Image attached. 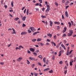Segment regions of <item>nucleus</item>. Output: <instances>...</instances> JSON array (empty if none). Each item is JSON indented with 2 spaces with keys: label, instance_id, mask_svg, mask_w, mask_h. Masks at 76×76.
I'll return each mask as SVG.
<instances>
[{
  "label": "nucleus",
  "instance_id": "nucleus-62",
  "mask_svg": "<svg viewBox=\"0 0 76 76\" xmlns=\"http://www.w3.org/2000/svg\"><path fill=\"white\" fill-rule=\"evenodd\" d=\"M42 22L44 23V24H45V22L44 21H42Z\"/></svg>",
  "mask_w": 76,
  "mask_h": 76
},
{
  "label": "nucleus",
  "instance_id": "nucleus-28",
  "mask_svg": "<svg viewBox=\"0 0 76 76\" xmlns=\"http://www.w3.org/2000/svg\"><path fill=\"white\" fill-rule=\"evenodd\" d=\"M11 4L12 7H13V1H12L11 2Z\"/></svg>",
  "mask_w": 76,
  "mask_h": 76
},
{
  "label": "nucleus",
  "instance_id": "nucleus-16",
  "mask_svg": "<svg viewBox=\"0 0 76 76\" xmlns=\"http://www.w3.org/2000/svg\"><path fill=\"white\" fill-rule=\"evenodd\" d=\"M55 24H58V25H60V22H54Z\"/></svg>",
  "mask_w": 76,
  "mask_h": 76
},
{
  "label": "nucleus",
  "instance_id": "nucleus-18",
  "mask_svg": "<svg viewBox=\"0 0 76 76\" xmlns=\"http://www.w3.org/2000/svg\"><path fill=\"white\" fill-rule=\"evenodd\" d=\"M51 44H53L54 46H56V43H54V42L53 41L52 42Z\"/></svg>",
  "mask_w": 76,
  "mask_h": 76
},
{
  "label": "nucleus",
  "instance_id": "nucleus-15",
  "mask_svg": "<svg viewBox=\"0 0 76 76\" xmlns=\"http://www.w3.org/2000/svg\"><path fill=\"white\" fill-rule=\"evenodd\" d=\"M42 40V39H40V38H38L37 39V42H39V41H41Z\"/></svg>",
  "mask_w": 76,
  "mask_h": 76
},
{
  "label": "nucleus",
  "instance_id": "nucleus-54",
  "mask_svg": "<svg viewBox=\"0 0 76 76\" xmlns=\"http://www.w3.org/2000/svg\"><path fill=\"white\" fill-rule=\"evenodd\" d=\"M64 74L65 75H66V73H67V70H66L64 71Z\"/></svg>",
  "mask_w": 76,
  "mask_h": 76
},
{
  "label": "nucleus",
  "instance_id": "nucleus-20",
  "mask_svg": "<svg viewBox=\"0 0 76 76\" xmlns=\"http://www.w3.org/2000/svg\"><path fill=\"white\" fill-rule=\"evenodd\" d=\"M37 41V39H32L31 40V41H32V42H34L35 41Z\"/></svg>",
  "mask_w": 76,
  "mask_h": 76
},
{
  "label": "nucleus",
  "instance_id": "nucleus-59",
  "mask_svg": "<svg viewBox=\"0 0 76 76\" xmlns=\"http://www.w3.org/2000/svg\"><path fill=\"white\" fill-rule=\"evenodd\" d=\"M36 53H38V52H39V50H36Z\"/></svg>",
  "mask_w": 76,
  "mask_h": 76
},
{
  "label": "nucleus",
  "instance_id": "nucleus-51",
  "mask_svg": "<svg viewBox=\"0 0 76 76\" xmlns=\"http://www.w3.org/2000/svg\"><path fill=\"white\" fill-rule=\"evenodd\" d=\"M54 39H56L57 38V37H56V35H55L54 37Z\"/></svg>",
  "mask_w": 76,
  "mask_h": 76
},
{
  "label": "nucleus",
  "instance_id": "nucleus-48",
  "mask_svg": "<svg viewBox=\"0 0 76 76\" xmlns=\"http://www.w3.org/2000/svg\"><path fill=\"white\" fill-rule=\"evenodd\" d=\"M19 48H23V47L22 46H19Z\"/></svg>",
  "mask_w": 76,
  "mask_h": 76
},
{
  "label": "nucleus",
  "instance_id": "nucleus-21",
  "mask_svg": "<svg viewBox=\"0 0 76 76\" xmlns=\"http://www.w3.org/2000/svg\"><path fill=\"white\" fill-rule=\"evenodd\" d=\"M26 13L27 15H28V14L29 13V9H27L26 12Z\"/></svg>",
  "mask_w": 76,
  "mask_h": 76
},
{
  "label": "nucleus",
  "instance_id": "nucleus-33",
  "mask_svg": "<svg viewBox=\"0 0 76 76\" xmlns=\"http://www.w3.org/2000/svg\"><path fill=\"white\" fill-rule=\"evenodd\" d=\"M41 17L42 18H46V16H45L42 15Z\"/></svg>",
  "mask_w": 76,
  "mask_h": 76
},
{
  "label": "nucleus",
  "instance_id": "nucleus-42",
  "mask_svg": "<svg viewBox=\"0 0 76 76\" xmlns=\"http://www.w3.org/2000/svg\"><path fill=\"white\" fill-rule=\"evenodd\" d=\"M22 26L23 27H25V26H26V25H25V24L23 23V24Z\"/></svg>",
  "mask_w": 76,
  "mask_h": 76
},
{
  "label": "nucleus",
  "instance_id": "nucleus-57",
  "mask_svg": "<svg viewBox=\"0 0 76 76\" xmlns=\"http://www.w3.org/2000/svg\"><path fill=\"white\" fill-rule=\"evenodd\" d=\"M69 54V52H68V51L67 52V53H66V56H68Z\"/></svg>",
  "mask_w": 76,
  "mask_h": 76
},
{
  "label": "nucleus",
  "instance_id": "nucleus-47",
  "mask_svg": "<svg viewBox=\"0 0 76 76\" xmlns=\"http://www.w3.org/2000/svg\"><path fill=\"white\" fill-rule=\"evenodd\" d=\"M25 7H23L22 8V10H24V9L25 8Z\"/></svg>",
  "mask_w": 76,
  "mask_h": 76
},
{
  "label": "nucleus",
  "instance_id": "nucleus-11",
  "mask_svg": "<svg viewBox=\"0 0 76 76\" xmlns=\"http://www.w3.org/2000/svg\"><path fill=\"white\" fill-rule=\"evenodd\" d=\"M50 26H52L53 25V22H52L51 20H50Z\"/></svg>",
  "mask_w": 76,
  "mask_h": 76
},
{
  "label": "nucleus",
  "instance_id": "nucleus-32",
  "mask_svg": "<svg viewBox=\"0 0 76 76\" xmlns=\"http://www.w3.org/2000/svg\"><path fill=\"white\" fill-rule=\"evenodd\" d=\"M19 19V18H15V20H16V21H17L18 20V19Z\"/></svg>",
  "mask_w": 76,
  "mask_h": 76
},
{
  "label": "nucleus",
  "instance_id": "nucleus-38",
  "mask_svg": "<svg viewBox=\"0 0 76 76\" xmlns=\"http://www.w3.org/2000/svg\"><path fill=\"white\" fill-rule=\"evenodd\" d=\"M26 9H25L24 11V14H25L26 13Z\"/></svg>",
  "mask_w": 76,
  "mask_h": 76
},
{
  "label": "nucleus",
  "instance_id": "nucleus-4",
  "mask_svg": "<svg viewBox=\"0 0 76 76\" xmlns=\"http://www.w3.org/2000/svg\"><path fill=\"white\" fill-rule=\"evenodd\" d=\"M29 59L31 60H35V58L33 57H29Z\"/></svg>",
  "mask_w": 76,
  "mask_h": 76
},
{
  "label": "nucleus",
  "instance_id": "nucleus-39",
  "mask_svg": "<svg viewBox=\"0 0 76 76\" xmlns=\"http://www.w3.org/2000/svg\"><path fill=\"white\" fill-rule=\"evenodd\" d=\"M50 45V43L48 42H47L46 43V45Z\"/></svg>",
  "mask_w": 76,
  "mask_h": 76
},
{
  "label": "nucleus",
  "instance_id": "nucleus-12",
  "mask_svg": "<svg viewBox=\"0 0 76 76\" xmlns=\"http://www.w3.org/2000/svg\"><path fill=\"white\" fill-rule=\"evenodd\" d=\"M22 60V57H19L18 59L17 60V61H19L20 60Z\"/></svg>",
  "mask_w": 76,
  "mask_h": 76
},
{
  "label": "nucleus",
  "instance_id": "nucleus-2",
  "mask_svg": "<svg viewBox=\"0 0 76 76\" xmlns=\"http://www.w3.org/2000/svg\"><path fill=\"white\" fill-rule=\"evenodd\" d=\"M28 34L27 32H26V31H24L22 32L21 34V35H26V34Z\"/></svg>",
  "mask_w": 76,
  "mask_h": 76
},
{
  "label": "nucleus",
  "instance_id": "nucleus-56",
  "mask_svg": "<svg viewBox=\"0 0 76 76\" xmlns=\"http://www.w3.org/2000/svg\"><path fill=\"white\" fill-rule=\"evenodd\" d=\"M28 53H29V54H30L31 53V51H30L29 50H28Z\"/></svg>",
  "mask_w": 76,
  "mask_h": 76
},
{
  "label": "nucleus",
  "instance_id": "nucleus-24",
  "mask_svg": "<svg viewBox=\"0 0 76 76\" xmlns=\"http://www.w3.org/2000/svg\"><path fill=\"white\" fill-rule=\"evenodd\" d=\"M46 58L45 57L43 59V61L44 62V63H45L46 62V61H45Z\"/></svg>",
  "mask_w": 76,
  "mask_h": 76
},
{
  "label": "nucleus",
  "instance_id": "nucleus-37",
  "mask_svg": "<svg viewBox=\"0 0 76 76\" xmlns=\"http://www.w3.org/2000/svg\"><path fill=\"white\" fill-rule=\"evenodd\" d=\"M49 63V61H48V60H47L46 62V64H48Z\"/></svg>",
  "mask_w": 76,
  "mask_h": 76
},
{
  "label": "nucleus",
  "instance_id": "nucleus-10",
  "mask_svg": "<svg viewBox=\"0 0 76 76\" xmlns=\"http://www.w3.org/2000/svg\"><path fill=\"white\" fill-rule=\"evenodd\" d=\"M61 47H63V48H64V50H66V48L65 47V46H64L63 44H61Z\"/></svg>",
  "mask_w": 76,
  "mask_h": 76
},
{
  "label": "nucleus",
  "instance_id": "nucleus-13",
  "mask_svg": "<svg viewBox=\"0 0 76 76\" xmlns=\"http://www.w3.org/2000/svg\"><path fill=\"white\" fill-rule=\"evenodd\" d=\"M50 8H47V10L45 11L46 13H47V12H49V11H50Z\"/></svg>",
  "mask_w": 76,
  "mask_h": 76
},
{
  "label": "nucleus",
  "instance_id": "nucleus-58",
  "mask_svg": "<svg viewBox=\"0 0 76 76\" xmlns=\"http://www.w3.org/2000/svg\"><path fill=\"white\" fill-rule=\"evenodd\" d=\"M47 8H50V6L49 5H47Z\"/></svg>",
  "mask_w": 76,
  "mask_h": 76
},
{
  "label": "nucleus",
  "instance_id": "nucleus-6",
  "mask_svg": "<svg viewBox=\"0 0 76 76\" xmlns=\"http://www.w3.org/2000/svg\"><path fill=\"white\" fill-rule=\"evenodd\" d=\"M65 15L67 18H68V17H69V14H68V12H67V11L65 12Z\"/></svg>",
  "mask_w": 76,
  "mask_h": 76
},
{
  "label": "nucleus",
  "instance_id": "nucleus-52",
  "mask_svg": "<svg viewBox=\"0 0 76 76\" xmlns=\"http://www.w3.org/2000/svg\"><path fill=\"white\" fill-rule=\"evenodd\" d=\"M69 7V6H67L66 7V9H67V8H68V7Z\"/></svg>",
  "mask_w": 76,
  "mask_h": 76
},
{
  "label": "nucleus",
  "instance_id": "nucleus-41",
  "mask_svg": "<svg viewBox=\"0 0 76 76\" xmlns=\"http://www.w3.org/2000/svg\"><path fill=\"white\" fill-rule=\"evenodd\" d=\"M35 66V64H33L31 65V67L32 68H34V67Z\"/></svg>",
  "mask_w": 76,
  "mask_h": 76
},
{
  "label": "nucleus",
  "instance_id": "nucleus-61",
  "mask_svg": "<svg viewBox=\"0 0 76 76\" xmlns=\"http://www.w3.org/2000/svg\"><path fill=\"white\" fill-rule=\"evenodd\" d=\"M42 22L44 23V24H45V22L44 21H42Z\"/></svg>",
  "mask_w": 76,
  "mask_h": 76
},
{
  "label": "nucleus",
  "instance_id": "nucleus-43",
  "mask_svg": "<svg viewBox=\"0 0 76 76\" xmlns=\"http://www.w3.org/2000/svg\"><path fill=\"white\" fill-rule=\"evenodd\" d=\"M55 4L56 5V6H58V3L57 2H55Z\"/></svg>",
  "mask_w": 76,
  "mask_h": 76
},
{
  "label": "nucleus",
  "instance_id": "nucleus-30",
  "mask_svg": "<svg viewBox=\"0 0 76 76\" xmlns=\"http://www.w3.org/2000/svg\"><path fill=\"white\" fill-rule=\"evenodd\" d=\"M28 33H31V31L30 30V29H28L27 31Z\"/></svg>",
  "mask_w": 76,
  "mask_h": 76
},
{
  "label": "nucleus",
  "instance_id": "nucleus-46",
  "mask_svg": "<svg viewBox=\"0 0 76 76\" xmlns=\"http://www.w3.org/2000/svg\"><path fill=\"white\" fill-rule=\"evenodd\" d=\"M72 51H73L72 50H70L69 52V54H71V53H72Z\"/></svg>",
  "mask_w": 76,
  "mask_h": 76
},
{
  "label": "nucleus",
  "instance_id": "nucleus-14",
  "mask_svg": "<svg viewBox=\"0 0 76 76\" xmlns=\"http://www.w3.org/2000/svg\"><path fill=\"white\" fill-rule=\"evenodd\" d=\"M72 63H73V61H70V66H72L73 65V64Z\"/></svg>",
  "mask_w": 76,
  "mask_h": 76
},
{
  "label": "nucleus",
  "instance_id": "nucleus-17",
  "mask_svg": "<svg viewBox=\"0 0 76 76\" xmlns=\"http://www.w3.org/2000/svg\"><path fill=\"white\" fill-rule=\"evenodd\" d=\"M39 44H40V45H41V46L42 47H43V46L44 45V44H43L42 43H39Z\"/></svg>",
  "mask_w": 76,
  "mask_h": 76
},
{
  "label": "nucleus",
  "instance_id": "nucleus-5",
  "mask_svg": "<svg viewBox=\"0 0 76 76\" xmlns=\"http://www.w3.org/2000/svg\"><path fill=\"white\" fill-rule=\"evenodd\" d=\"M12 29L13 30V32H12V34H16V32H15V29H14V28H12Z\"/></svg>",
  "mask_w": 76,
  "mask_h": 76
},
{
  "label": "nucleus",
  "instance_id": "nucleus-23",
  "mask_svg": "<svg viewBox=\"0 0 76 76\" xmlns=\"http://www.w3.org/2000/svg\"><path fill=\"white\" fill-rule=\"evenodd\" d=\"M68 23L69 25V27H71V26H72V24L71 23L69 22Z\"/></svg>",
  "mask_w": 76,
  "mask_h": 76
},
{
  "label": "nucleus",
  "instance_id": "nucleus-34",
  "mask_svg": "<svg viewBox=\"0 0 76 76\" xmlns=\"http://www.w3.org/2000/svg\"><path fill=\"white\" fill-rule=\"evenodd\" d=\"M33 54H34V56H37V53H36L35 52H34L33 53Z\"/></svg>",
  "mask_w": 76,
  "mask_h": 76
},
{
  "label": "nucleus",
  "instance_id": "nucleus-1",
  "mask_svg": "<svg viewBox=\"0 0 76 76\" xmlns=\"http://www.w3.org/2000/svg\"><path fill=\"white\" fill-rule=\"evenodd\" d=\"M69 32L68 33L67 35L68 37H71L72 35V34H73V31L72 30H70L69 31Z\"/></svg>",
  "mask_w": 76,
  "mask_h": 76
},
{
  "label": "nucleus",
  "instance_id": "nucleus-36",
  "mask_svg": "<svg viewBox=\"0 0 76 76\" xmlns=\"http://www.w3.org/2000/svg\"><path fill=\"white\" fill-rule=\"evenodd\" d=\"M45 24L46 25V26H47V25L48 24V22H47V21H46L45 22Z\"/></svg>",
  "mask_w": 76,
  "mask_h": 76
},
{
  "label": "nucleus",
  "instance_id": "nucleus-9",
  "mask_svg": "<svg viewBox=\"0 0 76 76\" xmlns=\"http://www.w3.org/2000/svg\"><path fill=\"white\" fill-rule=\"evenodd\" d=\"M66 30H67V28L65 27L64 28V30L63 31V33H64V32H66Z\"/></svg>",
  "mask_w": 76,
  "mask_h": 76
},
{
  "label": "nucleus",
  "instance_id": "nucleus-19",
  "mask_svg": "<svg viewBox=\"0 0 76 76\" xmlns=\"http://www.w3.org/2000/svg\"><path fill=\"white\" fill-rule=\"evenodd\" d=\"M25 19H26V16H24L22 18V20L23 21L25 20Z\"/></svg>",
  "mask_w": 76,
  "mask_h": 76
},
{
  "label": "nucleus",
  "instance_id": "nucleus-64",
  "mask_svg": "<svg viewBox=\"0 0 76 76\" xmlns=\"http://www.w3.org/2000/svg\"><path fill=\"white\" fill-rule=\"evenodd\" d=\"M35 76H38V74L36 73L34 74Z\"/></svg>",
  "mask_w": 76,
  "mask_h": 76
},
{
  "label": "nucleus",
  "instance_id": "nucleus-44",
  "mask_svg": "<svg viewBox=\"0 0 76 76\" xmlns=\"http://www.w3.org/2000/svg\"><path fill=\"white\" fill-rule=\"evenodd\" d=\"M47 40L48 42H50V41H51V40L49 39H47Z\"/></svg>",
  "mask_w": 76,
  "mask_h": 76
},
{
  "label": "nucleus",
  "instance_id": "nucleus-50",
  "mask_svg": "<svg viewBox=\"0 0 76 76\" xmlns=\"http://www.w3.org/2000/svg\"><path fill=\"white\" fill-rule=\"evenodd\" d=\"M71 46V47H72V48H74L75 47V45H72Z\"/></svg>",
  "mask_w": 76,
  "mask_h": 76
},
{
  "label": "nucleus",
  "instance_id": "nucleus-53",
  "mask_svg": "<svg viewBox=\"0 0 76 76\" xmlns=\"http://www.w3.org/2000/svg\"><path fill=\"white\" fill-rule=\"evenodd\" d=\"M18 23H19V24H20V20H19L18 21Z\"/></svg>",
  "mask_w": 76,
  "mask_h": 76
},
{
  "label": "nucleus",
  "instance_id": "nucleus-8",
  "mask_svg": "<svg viewBox=\"0 0 76 76\" xmlns=\"http://www.w3.org/2000/svg\"><path fill=\"white\" fill-rule=\"evenodd\" d=\"M30 50L31 51H32V52H34L35 51V49H33V48H30Z\"/></svg>",
  "mask_w": 76,
  "mask_h": 76
},
{
  "label": "nucleus",
  "instance_id": "nucleus-25",
  "mask_svg": "<svg viewBox=\"0 0 76 76\" xmlns=\"http://www.w3.org/2000/svg\"><path fill=\"white\" fill-rule=\"evenodd\" d=\"M52 57V60H55V56H54V55H53Z\"/></svg>",
  "mask_w": 76,
  "mask_h": 76
},
{
  "label": "nucleus",
  "instance_id": "nucleus-3",
  "mask_svg": "<svg viewBox=\"0 0 76 76\" xmlns=\"http://www.w3.org/2000/svg\"><path fill=\"white\" fill-rule=\"evenodd\" d=\"M30 29H31V31H33V32H34V31L33 30H34V31H36V29H35L34 28L32 27H30Z\"/></svg>",
  "mask_w": 76,
  "mask_h": 76
},
{
  "label": "nucleus",
  "instance_id": "nucleus-40",
  "mask_svg": "<svg viewBox=\"0 0 76 76\" xmlns=\"http://www.w3.org/2000/svg\"><path fill=\"white\" fill-rule=\"evenodd\" d=\"M38 65H39V66H42V65H41V64L39 62H38Z\"/></svg>",
  "mask_w": 76,
  "mask_h": 76
},
{
  "label": "nucleus",
  "instance_id": "nucleus-29",
  "mask_svg": "<svg viewBox=\"0 0 76 76\" xmlns=\"http://www.w3.org/2000/svg\"><path fill=\"white\" fill-rule=\"evenodd\" d=\"M67 36V35L66 34H64L62 36V37H65L66 36Z\"/></svg>",
  "mask_w": 76,
  "mask_h": 76
},
{
  "label": "nucleus",
  "instance_id": "nucleus-49",
  "mask_svg": "<svg viewBox=\"0 0 76 76\" xmlns=\"http://www.w3.org/2000/svg\"><path fill=\"white\" fill-rule=\"evenodd\" d=\"M62 3H65V0H62Z\"/></svg>",
  "mask_w": 76,
  "mask_h": 76
},
{
  "label": "nucleus",
  "instance_id": "nucleus-63",
  "mask_svg": "<svg viewBox=\"0 0 76 76\" xmlns=\"http://www.w3.org/2000/svg\"><path fill=\"white\" fill-rule=\"evenodd\" d=\"M35 6H39V3H37L35 4Z\"/></svg>",
  "mask_w": 76,
  "mask_h": 76
},
{
  "label": "nucleus",
  "instance_id": "nucleus-22",
  "mask_svg": "<svg viewBox=\"0 0 76 76\" xmlns=\"http://www.w3.org/2000/svg\"><path fill=\"white\" fill-rule=\"evenodd\" d=\"M50 70V68H48L44 69V71H48V70Z\"/></svg>",
  "mask_w": 76,
  "mask_h": 76
},
{
  "label": "nucleus",
  "instance_id": "nucleus-31",
  "mask_svg": "<svg viewBox=\"0 0 76 76\" xmlns=\"http://www.w3.org/2000/svg\"><path fill=\"white\" fill-rule=\"evenodd\" d=\"M27 64H29L30 63V62H29V61H28V60H27Z\"/></svg>",
  "mask_w": 76,
  "mask_h": 76
},
{
  "label": "nucleus",
  "instance_id": "nucleus-26",
  "mask_svg": "<svg viewBox=\"0 0 76 76\" xmlns=\"http://www.w3.org/2000/svg\"><path fill=\"white\" fill-rule=\"evenodd\" d=\"M38 57H39L41 59H42V56L41 55H39V56H38Z\"/></svg>",
  "mask_w": 76,
  "mask_h": 76
},
{
  "label": "nucleus",
  "instance_id": "nucleus-45",
  "mask_svg": "<svg viewBox=\"0 0 76 76\" xmlns=\"http://www.w3.org/2000/svg\"><path fill=\"white\" fill-rule=\"evenodd\" d=\"M39 1L40 2V3H42V0H39Z\"/></svg>",
  "mask_w": 76,
  "mask_h": 76
},
{
  "label": "nucleus",
  "instance_id": "nucleus-60",
  "mask_svg": "<svg viewBox=\"0 0 76 76\" xmlns=\"http://www.w3.org/2000/svg\"><path fill=\"white\" fill-rule=\"evenodd\" d=\"M35 9H36V10L37 11H38L39 10V9L38 8H35Z\"/></svg>",
  "mask_w": 76,
  "mask_h": 76
},
{
  "label": "nucleus",
  "instance_id": "nucleus-35",
  "mask_svg": "<svg viewBox=\"0 0 76 76\" xmlns=\"http://www.w3.org/2000/svg\"><path fill=\"white\" fill-rule=\"evenodd\" d=\"M59 64H63V61H60L59 62Z\"/></svg>",
  "mask_w": 76,
  "mask_h": 76
},
{
  "label": "nucleus",
  "instance_id": "nucleus-27",
  "mask_svg": "<svg viewBox=\"0 0 76 76\" xmlns=\"http://www.w3.org/2000/svg\"><path fill=\"white\" fill-rule=\"evenodd\" d=\"M49 72L50 73H53V70H52L50 71Z\"/></svg>",
  "mask_w": 76,
  "mask_h": 76
},
{
  "label": "nucleus",
  "instance_id": "nucleus-55",
  "mask_svg": "<svg viewBox=\"0 0 76 76\" xmlns=\"http://www.w3.org/2000/svg\"><path fill=\"white\" fill-rule=\"evenodd\" d=\"M35 47H37V48H38V47H39V46H38V45H35Z\"/></svg>",
  "mask_w": 76,
  "mask_h": 76
},
{
  "label": "nucleus",
  "instance_id": "nucleus-7",
  "mask_svg": "<svg viewBox=\"0 0 76 76\" xmlns=\"http://www.w3.org/2000/svg\"><path fill=\"white\" fill-rule=\"evenodd\" d=\"M48 36L50 38H51L52 37V34L50 33H48L47 34Z\"/></svg>",
  "mask_w": 76,
  "mask_h": 76
}]
</instances>
